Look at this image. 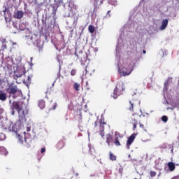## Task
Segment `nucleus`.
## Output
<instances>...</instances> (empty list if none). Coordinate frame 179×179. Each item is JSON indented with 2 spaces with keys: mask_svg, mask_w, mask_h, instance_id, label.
I'll return each instance as SVG.
<instances>
[{
  "mask_svg": "<svg viewBox=\"0 0 179 179\" xmlns=\"http://www.w3.org/2000/svg\"><path fill=\"white\" fill-rule=\"evenodd\" d=\"M109 156H110V159L112 160V162H115V160H117V156H115L114 154H113V152H109Z\"/></svg>",
  "mask_w": 179,
  "mask_h": 179,
  "instance_id": "obj_21",
  "label": "nucleus"
},
{
  "mask_svg": "<svg viewBox=\"0 0 179 179\" xmlns=\"http://www.w3.org/2000/svg\"><path fill=\"white\" fill-rule=\"evenodd\" d=\"M0 155H8V152H6V149L4 147H0Z\"/></svg>",
  "mask_w": 179,
  "mask_h": 179,
  "instance_id": "obj_23",
  "label": "nucleus"
},
{
  "mask_svg": "<svg viewBox=\"0 0 179 179\" xmlns=\"http://www.w3.org/2000/svg\"><path fill=\"white\" fill-rule=\"evenodd\" d=\"M143 54H146V50H143Z\"/></svg>",
  "mask_w": 179,
  "mask_h": 179,
  "instance_id": "obj_40",
  "label": "nucleus"
},
{
  "mask_svg": "<svg viewBox=\"0 0 179 179\" xmlns=\"http://www.w3.org/2000/svg\"><path fill=\"white\" fill-rule=\"evenodd\" d=\"M156 171H150V177H156Z\"/></svg>",
  "mask_w": 179,
  "mask_h": 179,
  "instance_id": "obj_30",
  "label": "nucleus"
},
{
  "mask_svg": "<svg viewBox=\"0 0 179 179\" xmlns=\"http://www.w3.org/2000/svg\"><path fill=\"white\" fill-rule=\"evenodd\" d=\"M75 55H76L77 58L79 59V56L76 53H75Z\"/></svg>",
  "mask_w": 179,
  "mask_h": 179,
  "instance_id": "obj_41",
  "label": "nucleus"
},
{
  "mask_svg": "<svg viewBox=\"0 0 179 179\" xmlns=\"http://www.w3.org/2000/svg\"><path fill=\"white\" fill-rule=\"evenodd\" d=\"M55 108H57V103H53L52 108L50 110H55Z\"/></svg>",
  "mask_w": 179,
  "mask_h": 179,
  "instance_id": "obj_32",
  "label": "nucleus"
},
{
  "mask_svg": "<svg viewBox=\"0 0 179 179\" xmlns=\"http://www.w3.org/2000/svg\"><path fill=\"white\" fill-rule=\"evenodd\" d=\"M16 135H17V138L18 139L19 143H23V136H20V134H19L18 133Z\"/></svg>",
  "mask_w": 179,
  "mask_h": 179,
  "instance_id": "obj_26",
  "label": "nucleus"
},
{
  "mask_svg": "<svg viewBox=\"0 0 179 179\" xmlns=\"http://www.w3.org/2000/svg\"><path fill=\"white\" fill-rule=\"evenodd\" d=\"M8 93L9 94H16V93H17V86H16V85H11L8 89Z\"/></svg>",
  "mask_w": 179,
  "mask_h": 179,
  "instance_id": "obj_8",
  "label": "nucleus"
},
{
  "mask_svg": "<svg viewBox=\"0 0 179 179\" xmlns=\"http://www.w3.org/2000/svg\"><path fill=\"white\" fill-rule=\"evenodd\" d=\"M23 16H24V13L22 10H17L13 15L15 19H22Z\"/></svg>",
  "mask_w": 179,
  "mask_h": 179,
  "instance_id": "obj_9",
  "label": "nucleus"
},
{
  "mask_svg": "<svg viewBox=\"0 0 179 179\" xmlns=\"http://www.w3.org/2000/svg\"><path fill=\"white\" fill-rule=\"evenodd\" d=\"M135 138H136V134H131L127 139V149H130V146L132 145L134 143V141H135Z\"/></svg>",
  "mask_w": 179,
  "mask_h": 179,
  "instance_id": "obj_5",
  "label": "nucleus"
},
{
  "mask_svg": "<svg viewBox=\"0 0 179 179\" xmlns=\"http://www.w3.org/2000/svg\"><path fill=\"white\" fill-rule=\"evenodd\" d=\"M30 127H27V132H29V131H30Z\"/></svg>",
  "mask_w": 179,
  "mask_h": 179,
  "instance_id": "obj_39",
  "label": "nucleus"
},
{
  "mask_svg": "<svg viewBox=\"0 0 179 179\" xmlns=\"http://www.w3.org/2000/svg\"><path fill=\"white\" fill-rule=\"evenodd\" d=\"M38 106L41 110H44L45 108V101L41 99L38 101Z\"/></svg>",
  "mask_w": 179,
  "mask_h": 179,
  "instance_id": "obj_13",
  "label": "nucleus"
},
{
  "mask_svg": "<svg viewBox=\"0 0 179 179\" xmlns=\"http://www.w3.org/2000/svg\"><path fill=\"white\" fill-rule=\"evenodd\" d=\"M129 104L130 106L128 110L130 111V113H134V107H135V106H139V104H141V101L133 98L131 101H129Z\"/></svg>",
  "mask_w": 179,
  "mask_h": 179,
  "instance_id": "obj_3",
  "label": "nucleus"
},
{
  "mask_svg": "<svg viewBox=\"0 0 179 179\" xmlns=\"http://www.w3.org/2000/svg\"><path fill=\"white\" fill-rule=\"evenodd\" d=\"M12 115H15V113H12Z\"/></svg>",
  "mask_w": 179,
  "mask_h": 179,
  "instance_id": "obj_43",
  "label": "nucleus"
},
{
  "mask_svg": "<svg viewBox=\"0 0 179 179\" xmlns=\"http://www.w3.org/2000/svg\"><path fill=\"white\" fill-rule=\"evenodd\" d=\"M168 120H169V117H167V116L164 115L162 117V121H163L164 122H167Z\"/></svg>",
  "mask_w": 179,
  "mask_h": 179,
  "instance_id": "obj_29",
  "label": "nucleus"
},
{
  "mask_svg": "<svg viewBox=\"0 0 179 179\" xmlns=\"http://www.w3.org/2000/svg\"><path fill=\"white\" fill-rule=\"evenodd\" d=\"M103 115V114L101 115V119L99 122V120H96L94 122V128H97V125H99V124L100 135L101 138H104V136H106V135L104 134V125H107V123L104 122V116Z\"/></svg>",
  "mask_w": 179,
  "mask_h": 179,
  "instance_id": "obj_1",
  "label": "nucleus"
},
{
  "mask_svg": "<svg viewBox=\"0 0 179 179\" xmlns=\"http://www.w3.org/2000/svg\"><path fill=\"white\" fill-rule=\"evenodd\" d=\"M12 110L13 113H15V111H17V113H20L23 110V106H22V104L17 101H14L12 103Z\"/></svg>",
  "mask_w": 179,
  "mask_h": 179,
  "instance_id": "obj_4",
  "label": "nucleus"
},
{
  "mask_svg": "<svg viewBox=\"0 0 179 179\" xmlns=\"http://www.w3.org/2000/svg\"><path fill=\"white\" fill-rule=\"evenodd\" d=\"M19 72L16 71L15 73L14 78H22V76H23V75H25L26 73L25 71H23V69H20Z\"/></svg>",
  "mask_w": 179,
  "mask_h": 179,
  "instance_id": "obj_10",
  "label": "nucleus"
},
{
  "mask_svg": "<svg viewBox=\"0 0 179 179\" xmlns=\"http://www.w3.org/2000/svg\"><path fill=\"white\" fill-rule=\"evenodd\" d=\"M110 12H111V10H108V11L107 12V15H108L109 17H110V16H111V15H110Z\"/></svg>",
  "mask_w": 179,
  "mask_h": 179,
  "instance_id": "obj_37",
  "label": "nucleus"
},
{
  "mask_svg": "<svg viewBox=\"0 0 179 179\" xmlns=\"http://www.w3.org/2000/svg\"><path fill=\"white\" fill-rule=\"evenodd\" d=\"M24 82L25 83H31V77H30V76H28L27 79L24 80Z\"/></svg>",
  "mask_w": 179,
  "mask_h": 179,
  "instance_id": "obj_28",
  "label": "nucleus"
},
{
  "mask_svg": "<svg viewBox=\"0 0 179 179\" xmlns=\"http://www.w3.org/2000/svg\"><path fill=\"white\" fill-rule=\"evenodd\" d=\"M121 136L119 135V136H116L114 140V145H115V146H121V143H120V141H121Z\"/></svg>",
  "mask_w": 179,
  "mask_h": 179,
  "instance_id": "obj_14",
  "label": "nucleus"
},
{
  "mask_svg": "<svg viewBox=\"0 0 179 179\" xmlns=\"http://www.w3.org/2000/svg\"><path fill=\"white\" fill-rule=\"evenodd\" d=\"M6 139V136L3 133H0V142L5 141Z\"/></svg>",
  "mask_w": 179,
  "mask_h": 179,
  "instance_id": "obj_27",
  "label": "nucleus"
},
{
  "mask_svg": "<svg viewBox=\"0 0 179 179\" xmlns=\"http://www.w3.org/2000/svg\"><path fill=\"white\" fill-rule=\"evenodd\" d=\"M175 106L167 108V110H174V108H176V110H179V99L177 101L176 103H175Z\"/></svg>",
  "mask_w": 179,
  "mask_h": 179,
  "instance_id": "obj_19",
  "label": "nucleus"
},
{
  "mask_svg": "<svg viewBox=\"0 0 179 179\" xmlns=\"http://www.w3.org/2000/svg\"><path fill=\"white\" fill-rule=\"evenodd\" d=\"M17 126L16 125V124H12L11 126V131L12 132H14L15 134H16V135L18 134V131H17Z\"/></svg>",
  "mask_w": 179,
  "mask_h": 179,
  "instance_id": "obj_20",
  "label": "nucleus"
},
{
  "mask_svg": "<svg viewBox=\"0 0 179 179\" xmlns=\"http://www.w3.org/2000/svg\"><path fill=\"white\" fill-rule=\"evenodd\" d=\"M1 114V113H0V124L2 122V115Z\"/></svg>",
  "mask_w": 179,
  "mask_h": 179,
  "instance_id": "obj_35",
  "label": "nucleus"
},
{
  "mask_svg": "<svg viewBox=\"0 0 179 179\" xmlns=\"http://www.w3.org/2000/svg\"><path fill=\"white\" fill-rule=\"evenodd\" d=\"M6 48H8V46L6 45V40L3 39L2 41L1 50L3 51L4 50H6Z\"/></svg>",
  "mask_w": 179,
  "mask_h": 179,
  "instance_id": "obj_22",
  "label": "nucleus"
},
{
  "mask_svg": "<svg viewBox=\"0 0 179 179\" xmlns=\"http://www.w3.org/2000/svg\"><path fill=\"white\" fill-rule=\"evenodd\" d=\"M171 83H173V77H168L167 80L164 83V92L169 90V87Z\"/></svg>",
  "mask_w": 179,
  "mask_h": 179,
  "instance_id": "obj_6",
  "label": "nucleus"
},
{
  "mask_svg": "<svg viewBox=\"0 0 179 179\" xmlns=\"http://www.w3.org/2000/svg\"><path fill=\"white\" fill-rule=\"evenodd\" d=\"M113 142H114L113 136H111V134L106 135V143H108V146H110V143H113Z\"/></svg>",
  "mask_w": 179,
  "mask_h": 179,
  "instance_id": "obj_17",
  "label": "nucleus"
},
{
  "mask_svg": "<svg viewBox=\"0 0 179 179\" xmlns=\"http://www.w3.org/2000/svg\"><path fill=\"white\" fill-rule=\"evenodd\" d=\"M6 99H8V96L6 95V93L2 91H0V101H6Z\"/></svg>",
  "mask_w": 179,
  "mask_h": 179,
  "instance_id": "obj_16",
  "label": "nucleus"
},
{
  "mask_svg": "<svg viewBox=\"0 0 179 179\" xmlns=\"http://www.w3.org/2000/svg\"><path fill=\"white\" fill-rule=\"evenodd\" d=\"M88 30H89V31H90V33H91V34H93V33H94V26H93V25H90L89 27H88Z\"/></svg>",
  "mask_w": 179,
  "mask_h": 179,
  "instance_id": "obj_25",
  "label": "nucleus"
},
{
  "mask_svg": "<svg viewBox=\"0 0 179 179\" xmlns=\"http://www.w3.org/2000/svg\"><path fill=\"white\" fill-rule=\"evenodd\" d=\"M76 72H77L76 69H72V70L71 71V76H75V75H76Z\"/></svg>",
  "mask_w": 179,
  "mask_h": 179,
  "instance_id": "obj_31",
  "label": "nucleus"
},
{
  "mask_svg": "<svg viewBox=\"0 0 179 179\" xmlns=\"http://www.w3.org/2000/svg\"><path fill=\"white\" fill-rule=\"evenodd\" d=\"M65 146V141L64 140H60L56 145L57 149L61 150Z\"/></svg>",
  "mask_w": 179,
  "mask_h": 179,
  "instance_id": "obj_11",
  "label": "nucleus"
},
{
  "mask_svg": "<svg viewBox=\"0 0 179 179\" xmlns=\"http://www.w3.org/2000/svg\"><path fill=\"white\" fill-rule=\"evenodd\" d=\"M19 120L21 121V122H25L26 115H24V113H19Z\"/></svg>",
  "mask_w": 179,
  "mask_h": 179,
  "instance_id": "obj_18",
  "label": "nucleus"
},
{
  "mask_svg": "<svg viewBox=\"0 0 179 179\" xmlns=\"http://www.w3.org/2000/svg\"><path fill=\"white\" fill-rule=\"evenodd\" d=\"M124 85L122 84H117L114 91H113V99H117L118 96H121L122 94V92H124Z\"/></svg>",
  "mask_w": 179,
  "mask_h": 179,
  "instance_id": "obj_2",
  "label": "nucleus"
},
{
  "mask_svg": "<svg viewBox=\"0 0 179 179\" xmlns=\"http://www.w3.org/2000/svg\"><path fill=\"white\" fill-rule=\"evenodd\" d=\"M10 104H12V100L9 101Z\"/></svg>",
  "mask_w": 179,
  "mask_h": 179,
  "instance_id": "obj_42",
  "label": "nucleus"
},
{
  "mask_svg": "<svg viewBox=\"0 0 179 179\" xmlns=\"http://www.w3.org/2000/svg\"><path fill=\"white\" fill-rule=\"evenodd\" d=\"M168 24H169V20H167V19L164 20L162 22V25L160 27V30L166 29V27H167Z\"/></svg>",
  "mask_w": 179,
  "mask_h": 179,
  "instance_id": "obj_12",
  "label": "nucleus"
},
{
  "mask_svg": "<svg viewBox=\"0 0 179 179\" xmlns=\"http://www.w3.org/2000/svg\"><path fill=\"white\" fill-rule=\"evenodd\" d=\"M140 128H142L143 129V128H145V126L142 124H140Z\"/></svg>",
  "mask_w": 179,
  "mask_h": 179,
  "instance_id": "obj_36",
  "label": "nucleus"
},
{
  "mask_svg": "<svg viewBox=\"0 0 179 179\" xmlns=\"http://www.w3.org/2000/svg\"><path fill=\"white\" fill-rule=\"evenodd\" d=\"M74 176H76V177H78V176H79L78 173H74Z\"/></svg>",
  "mask_w": 179,
  "mask_h": 179,
  "instance_id": "obj_38",
  "label": "nucleus"
},
{
  "mask_svg": "<svg viewBox=\"0 0 179 179\" xmlns=\"http://www.w3.org/2000/svg\"><path fill=\"white\" fill-rule=\"evenodd\" d=\"M167 166L169 171H174V170H176V164H174L173 162H168Z\"/></svg>",
  "mask_w": 179,
  "mask_h": 179,
  "instance_id": "obj_15",
  "label": "nucleus"
},
{
  "mask_svg": "<svg viewBox=\"0 0 179 179\" xmlns=\"http://www.w3.org/2000/svg\"><path fill=\"white\" fill-rule=\"evenodd\" d=\"M132 72V69L127 70V69H123L122 70L119 69V73L121 76H128V75H131Z\"/></svg>",
  "mask_w": 179,
  "mask_h": 179,
  "instance_id": "obj_7",
  "label": "nucleus"
},
{
  "mask_svg": "<svg viewBox=\"0 0 179 179\" xmlns=\"http://www.w3.org/2000/svg\"><path fill=\"white\" fill-rule=\"evenodd\" d=\"M45 152V148H43L41 150V153H44Z\"/></svg>",
  "mask_w": 179,
  "mask_h": 179,
  "instance_id": "obj_34",
  "label": "nucleus"
},
{
  "mask_svg": "<svg viewBox=\"0 0 179 179\" xmlns=\"http://www.w3.org/2000/svg\"><path fill=\"white\" fill-rule=\"evenodd\" d=\"M97 118H98V120H99V117H98Z\"/></svg>",
  "mask_w": 179,
  "mask_h": 179,
  "instance_id": "obj_45",
  "label": "nucleus"
},
{
  "mask_svg": "<svg viewBox=\"0 0 179 179\" xmlns=\"http://www.w3.org/2000/svg\"><path fill=\"white\" fill-rule=\"evenodd\" d=\"M80 87V84H78V83H75L73 84V89L76 90V92H79Z\"/></svg>",
  "mask_w": 179,
  "mask_h": 179,
  "instance_id": "obj_24",
  "label": "nucleus"
},
{
  "mask_svg": "<svg viewBox=\"0 0 179 179\" xmlns=\"http://www.w3.org/2000/svg\"><path fill=\"white\" fill-rule=\"evenodd\" d=\"M136 129V123L133 124V130L135 131Z\"/></svg>",
  "mask_w": 179,
  "mask_h": 179,
  "instance_id": "obj_33",
  "label": "nucleus"
},
{
  "mask_svg": "<svg viewBox=\"0 0 179 179\" xmlns=\"http://www.w3.org/2000/svg\"><path fill=\"white\" fill-rule=\"evenodd\" d=\"M3 12H6V9L5 10H3Z\"/></svg>",
  "mask_w": 179,
  "mask_h": 179,
  "instance_id": "obj_44",
  "label": "nucleus"
}]
</instances>
